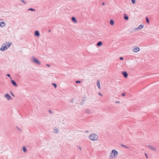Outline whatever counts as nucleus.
<instances>
[{"mask_svg":"<svg viewBox=\"0 0 159 159\" xmlns=\"http://www.w3.org/2000/svg\"><path fill=\"white\" fill-rule=\"evenodd\" d=\"M89 138L90 140L94 141H97L98 139V136L94 133L90 134Z\"/></svg>","mask_w":159,"mask_h":159,"instance_id":"f257e3e1","label":"nucleus"},{"mask_svg":"<svg viewBox=\"0 0 159 159\" xmlns=\"http://www.w3.org/2000/svg\"><path fill=\"white\" fill-rule=\"evenodd\" d=\"M118 152L117 151L113 149L112 150L111 156L110 157V159H113V156L114 157V158H115L117 156Z\"/></svg>","mask_w":159,"mask_h":159,"instance_id":"f03ea898","label":"nucleus"},{"mask_svg":"<svg viewBox=\"0 0 159 159\" xmlns=\"http://www.w3.org/2000/svg\"><path fill=\"white\" fill-rule=\"evenodd\" d=\"M31 60L34 63L37 64H41V63L40 61H39L38 59H37L36 58L34 57H32Z\"/></svg>","mask_w":159,"mask_h":159,"instance_id":"7ed1b4c3","label":"nucleus"},{"mask_svg":"<svg viewBox=\"0 0 159 159\" xmlns=\"http://www.w3.org/2000/svg\"><path fill=\"white\" fill-rule=\"evenodd\" d=\"M7 48H8L7 47V45H5L3 46V45H2L1 46V47L0 48V50L2 51H3L7 49Z\"/></svg>","mask_w":159,"mask_h":159,"instance_id":"20e7f679","label":"nucleus"},{"mask_svg":"<svg viewBox=\"0 0 159 159\" xmlns=\"http://www.w3.org/2000/svg\"><path fill=\"white\" fill-rule=\"evenodd\" d=\"M4 97L7 99L8 100H10L12 99L11 97L8 93H7L4 95Z\"/></svg>","mask_w":159,"mask_h":159,"instance_id":"39448f33","label":"nucleus"},{"mask_svg":"<svg viewBox=\"0 0 159 159\" xmlns=\"http://www.w3.org/2000/svg\"><path fill=\"white\" fill-rule=\"evenodd\" d=\"M121 74L124 76L125 78L127 77L128 74L126 71H123L121 72Z\"/></svg>","mask_w":159,"mask_h":159,"instance_id":"423d86ee","label":"nucleus"},{"mask_svg":"<svg viewBox=\"0 0 159 159\" xmlns=\"http://www.w3.org/2000/svg\"><path fill=\"white\" fill-rule=\"evenodd\" d=\"M11 84H12L15 87H17L18 85L16 83V82H15V81L11 79Z\"/></svg>","mask_w":159,"mask_h":159,"instance_id":"0eeeda50","label":"nucleus"},{"mask_svg":"<svg viewBox=\"0 0 159 159\" xmlns=\"http://www.w3.org/2000/svg\"><path fill=\"white\" fill-rule=\"evenodd\" d=\"M34 35L39 37L40 36V33L38 30H36L34 31Z\"/></svg>","mask_w":159,"mask_h":159,"instance_id":"6e6552de","label":"nucleus"},{"mask_svg":"<svg viewBox=\"0 0 159 159\" xmlns=\"http://www.w3.org/2000/svg\"><path fill=\"white\" fill-rule=\"evenodd\" d=\"M148 147L149 148L151 149L153 151H156V149L154 147H152V146H151V145H148Z\"/></svg>","mask_w":159,"mask_h":159,"instance_id":"1a4fd4ad","label":"nucleus"},{"mask_svg":"<svg viewBox=\"0 0 159 159\" xmlns=\"http://www.w3.org/2000/svg\"><path fill=\"white\" fill-rule=\"evenodd\" d=\"M71 20L74 23H76L77 22V20H76L75 18V17H72L71 18Z\"/></svg>","mask_w":159,"mask_h":159,"instance_id":"9d476101","label":"nucleus"},{"mask_svg":"<svg viewBox=\"0 0 159 159\" xmlns=\"http://www.w3.org/2000/svg\"><path fill=\"white\" fill-rule=\"evenodd\" d=\"M143 25H140L139 26V27H138V28L136 29L137 30H140V29H142L143 27Z\"/></svg>","mask_w":159,"mask_h":159,"instance_id":"9b49d317","label":"nucleus"},{"mask_svg":"<svg viewBox=\"0 0 159 159\" xmlns=\"http://www.w3.org/2000/svg\"><path fill=\"white\" fill-rule=\"evenodd\" d=\"M140 50L139 48L138 47H136L134 49L133 51L135 52H137L139 51Z\"/></svg>","mask_w":159,"mask_h":159,"instance_id":"f8f14e48","label":"nucleus"},{"mask_svg":"<svg viewBox=\"0 0 159 159\" xmlns=\"http://www.w3.org/2000/svg\"><path fill=\"white\" fill-rule=\"evenodd\" d=\"M102 44V41H99L98 42L97 44V45L98 46H101Z\"/></svg>","mask_w":159,"mask_h":159,"instance_id":"ddd939ff","label":"nucleus"},{"mask_svg":"<svg viewBox=\"0 0 159 159\" xmlns=\"http://www.w3.org/2000/svg\"><path fill=\"white\" fill-rule=\"evenodd\" d=\"M124 18L126 20H129V17L126 14H124Z\"/></svg>","mask_w":159,"mask_h":159,"instance_id":"4468645a","label":"nucleus"},{"mask_svg":"<svg viewBox=\"0 0 159 159\" xmlns=\"http://www.w3.org/2000/svg\"><path fill=\"white\" fill-rule=\"evenodd\" d=\"M5 23L3 22H1L0 23V26L1 27H3L5 26Z\"/></svg>","mask_w":159,"mask_h":159,"instance_id":"2eb2a0df","label":"nucleus"},{"mask_svg":"<svg viewBox=\"0 0 159 159\" xmlns=\"http://www.w3.org/2000/svg\"><path fill=\"white\" fill-rule=\"evenodd\" d=\"M97 85L99 89H100V81L99 80H97Z\"/></svg>","mask_w":159,"mask_h":159,"instance_id":"dca6fc26","label":"nucleus"},{"mask_svg":"<svg viewBox=\"0 0 159 159\" xmlns=\"http://www.w3.org/2000/svg\"><path fill=\"white\" fill-rule=\"evenodd\" d=\"M110 23L111 25H113L114 24V21L113 20L111 19L110 21Z\"/></svg>","mask_w":159,"mask_h":159,"instance_id":"f3484780","label":"nucleus"},{"mask_svg":"<svg viewBox=\"0 0 159 159\" xmlns=\"http://www.w3.org/2000/svg\"><path fill=\"white\" fill-rule=\"evenodd\" d=\"M22 149L24 152H27V149L25 146H23L22 147Z\"/></svg>","mask_w":159,"mask_h":159,"instance_id":"a211bd4d","label":"nucleus"},{"mask_svg":"<svg viewBox=\"0 0 159 159\" xmlns=\"http://www.w3.org/2000/svg\"><path fill=\"white\" fill-rule=\"evenodd\" d=\"M121 146H122V147H125L127 149H129V147H128L127 146H125V145H124V144H121Z\"/></svg>","mask_w":159,"mask_h":159,"instance_id":"6ab92c4d","label":"nucleus"},{"mask_svg":"<svg viewBox=\"0 0 159 159\" xmlns=\"http://www.w3.org/2000/svg\"><path fill=\"white\" fill-rule=\"evenodd\" d=\"M28 11H34L36 10L35 9H33L32 8H30L28 9Z\"/></svg>","mask_w":159,"mask_h":159,"instance_id":"aec40b11","label":"nucleus"},{"mask_svg":"<svg viewBox=\"0 0 159 159\" xmlns=\"http://www.w3.org/2000/svg\"><path fill=\"white\" fill-rule=\"evenodd\" d=\"M146 20L147 23L149 24V20L148 19V17H146Z\"/></svg>","mask_w":159,"mask_h":159,"instance_id":"412c9836","label":"nucleus"},{"mask_svg":"<svg viewBox=\"0 0 159 159\" xmlns=\"http://www.w3.org/2000/svg\"><path fill=\"white\" fill-rule=\"evenodd\" d=\"M52 85L54 86V88H57V84H56L54 83H52Z\"/></svg>","mask_w":159,"mask_h":159,"instance_id":"4be33fe9","label":"nucleus"},{"mask_svg":"<svg viewBox=\"0 0 159 159\" xmlns=\"http://www.w3.org/2000/svg\"><path fill=\"white\" fill-rule=\"evenodd\" d=\"M85 112L87 113H89L90 112V110H86Z\"/></svg>","mask_w":159,"mask_h":159,"instance_id":"5701e85b","label":"nucleus"},{"mask_svg":"<svg viewBox=\"0 0 159 159\" xmlns=\"http://www.w3.org/2000/svg\"><path fill=\"white\" fill-rule=\"evenodd\" d=\"M75 83L76 84H79L81 83V81L80 80H76L75 81Z\"/></svg>","mask_w":159,"mask_h":159,"instance_id":"b1692460","label":"nucleus"},{"mask_svg":"<svg viewBox=\"0 0 159 159\" xmlns=\"http://www.w3.org/2000/svg\"><path fill=\"white\" fill-rule=\"evenodd\" d=\"M10 93L14 97H15V95H14V94L12 93V92H11V91H10Z\"/></svg>","mask_w":159,"mask_h":159,"instance_id":"393cba45","label":"nucleus"},{"mask_svg":"<svg viewBox=\"0 0 159 159\" xmlns=\"http://www.w3.org/2000/svg\"><path fill=\"white\" fill-rule=\"evenodd\" d=\"M16 128L18 130V131H21V129L20 128H19L18 127H17V126H16Z\"/></svg>","mask_w":159,"mask_h":159,"instance_id":"a878e982","label":"nucleus"},{"mask_svg":"<svg viewBox=\"0 0 159 159\" xmlns=\"http://www.w3.org/2000/svg\"><path fill=\"white\" fill-rule=\"evenodd\" d=\"M132 3L133 4H134L135 3V0H131Z\"/></svg>","mask_w":159,"mask_h":159,"instance_id":"bb28decb","label":"nucleus"},{"mask_svg":"<svg viewBox=\"0 0 159 159\" xmlns=\"http://www.w3.org/2000/svg\"><path fill=\"white\" fill-rule=\"evenodd\" d=\"M7 76L10 79H11V75L9 74H7Z\"/></svg>","mask_w":159,"mask_h":159,"instance_id":"cd10ccee","label":"nucleus"},{"mask_svg":"<svg viewBox=\"0 0 159 159\" xmlns=\"http://www.w3.org/2000/svg\"><path fill=\"white\" fill-rule=\"evenodd\" d=\"M11 43H9L8 44H7V47L8 48L11 45Z\"/></svg>","mask_w":159,"mask_h":159,"instance_id":"c85d7f7f","label":"nucleus"},{"mask_svg":"<svg viewBox=\"0 0 159 159\" xmlns=\"http://www.w3.org/2000/svg\"><path fill=\"white\" fill-rule=\"evenodd\" d=\"M48 111L50 114H52V112L51 110H49Z\"/></svg>","mask_w":159,"mask_h":159,"instance_id":"c756f323","label":"nucleus"},{"mask_svg":"<svg viewBox=\"0 0 159 159\" xmlns=\"http://www.w3.org/2000/svg\"><path fill=\"white\" fill-rule=\"evenodd\" d=\"M55 131L54 132V133H57L58 131V129L57 128L56 129H55Z\"/></svg>","mask_w":159,"mask_h":159,"instance_id":"7c9ffc66","label":"nucleus"},{"mask_svg":"<svg viewBox=\"0 0 159 159\" xmlns=\"http://www.w3.org/2000/svg\"><path fill=\"white\" fill-rule=\"evenodd\" d=\"M21 2L24 4H25L26 2L24 1V0H21Z\"/></svg>","mask_w":159,"mask_h":159,"instance_id":"2f4dec72","label":"nucleus"},{"mask_svg":"<svg viewBox=\"0 0 159 159\" xmlns=\"http://www.w3.org/2000/svg\"><path fill=\"white\" fill-rule=\"evenodd\" d=\"M119 59L121 60H123V58L122 57H119Z\"/></svg>","mask_w":159,"mask_h":159,"instance_id":"473e14b6","label":"nucleus"},{"mask_svg":"<svg viewBox=\"0 0 159 159\" xmlns=\"http://www.w3.org/2000/svg\"><path fill=\"white\" fill-rule=\"evenodd\" d=\"M122 96H123V97H124V96H125V93H122Z\"/></svg>","mask_w":159,"mask_h":159,"instance_id":"72a5a7b5","label":"nucleus"},{"mask_svg":"<svg viewBox=\"0 0 159 159\" xmlns=\"http://www.w3.org/2000/svg\"><path fill=\"white\" fill-rule=\"evenodd\" d=\"M74 102V100H73V99H71V100L70 101V102L73 103Z\"/></svg>","mask_w":159,"mask_h":159,"instance_id":"f704fd0d","label":"nucleus"},{"mask_svg":"<svg viewBox=\"0 0 159 159\" xmlns=\"http://www.w3.org/2000/svg\"><path fill=\"white\" fill-rule=\"evenodd\" d=\"M84 104V102H81L80 103V105H83Z\"/></svg>","mask_w":159,"mask_h":159,"instance_id":"c9c22d12","label":"nucleus"},{"mask_svg":"<svg viewBox=\"0 0 159 159\" xmlns=\"http://www.w3.org/2000/svg\"><path fill=\"white\" fill-rule=\"evenodd\" d=\"M145 155L147 158H148V156L147 154L146 153H145Z\"/></svg>","mask_w":159,"mask_h":159,"instance_id":"e433bc0d","label":"nucleus"},{"mask_svg":"<svg viewBox=\"0 0 159 159\" xmlns=\"http://www.w3.org/2000/svg\"><path fill=\"white\" fill-rule=\"evenodd\" d=\"M46 66H48V67H49L50 66V65H49V64H46Z\"/></svg>","mask_w":159,"mask_h":159,"instance_id":"4c0bfd02","label":"nucleus"},{"mask_svg":"<svg viewBox=\"0 0 159 159\" xmlns=\"http://www.w3.org/2000/svg\"><path fill=\"white\" fill-rule=\"evenodd\" d=\"M99 95H100V96H102V94L100 93V92H99Z\"/></svg>","mask_w":159,"mask_h":159,"instance_id":"58836bf2","label":"nucleus"},{"mask_svg":"<svg viewBox=\"0 0 159 159\" xmlns=\"http://www.w3.org/2000/svg\"><path fill=\"white\" fill-rule=\"evenodd\" d=\"M102 5H105V3H104V2H102Z\"/></svg>","mask_w":159,"mask_h":159,"instance_id":"ea45409f","label":"nucleus"},{"mask_svg":"<svg viewBox=\"0 0 159 159\" xmlns=\"http://www.w3.org/2000/svg\"><path fill=\"white\" fill-rule=\"evenodd\" d=\"M120 102L119 101H116L115 102V103H119Z\"/></svg>","mask_w":159,"mask_h":159,"instance_id":"a19ab883","label":"nucleus"},{"mask_svg":"<svg viewBox=\"0 0 159 159\" xmlns=\"http://www.w3.org/2000/svg\"><path fill=\"white\" fill-rule=\"evenodd\" d=\"M79 149H80V150H81V148L79 146Z\"/></svg>","mask_w":159,"mask_h":159,"instance_id":"79ce46f5","label":"nucleus"},{"mask_svg":"<svg viewBox=\"0 0 159 159\" xmlns=\"http://www.w3.org/2000/svg\"><path fill=\"white\" fill-rule=\"evenodd\" d=\"M49 32H51V30H49L48 31Z\"/></svg>","mask_w":159,"mask_h":159,"instance_id":"37998d69","label":"nucleus"},{"mask_svg":"<svg viewBox=\"0 0 159 159\" xmlns=\"http://www.w3.org/2000/svg\"><path fill=\"white\" fill-rule=\"evenodd\" d=\"M88 132V131H87L86 132Z\"/></svg>","mask_w":159,"mask_h":159,"instance_id":"c03bdc74","label":"nucleus"}]
</instances>
